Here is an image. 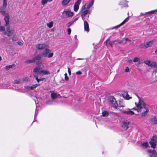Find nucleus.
<instances>
[{"label":"nucleus","instance_id":"nucleus-28","mask_svg":"<svg viewBox=\"0 0 157 157\" xmlns=\"http://www.w3.org/2000/svg\"><path fill=\"white\" fill-rule=\"evenodd\" d=\"M40 86V84H36L33 85L32 86L29 87V88L31 90H34L35 89L37 86Z\"/></svg>","mask_w":157,"mask_h":157},{"label":"nucleus","instance_id":"nucleus-5","mask_svg":"<svg viewBox=\"0 0 157 157\" xmlns=\"http://www.w3.org/2000/svg\"><path fill=\"white\" fill-rule=\"evenodd\" d=\"M3 6L0 7V12L3 15L5 16H8L9 18V16L8 12L6 10V7L7 6V4L3 3Z\"/></svg>","mask_w":157,"mask_h":157},{"label":"nucleus","instance_id":"nucleus-39","mask_svg":"<svg viewBox=\"0 0 157 157\" xmlns=\"http://www.w3.org/2000/svg\"><path fill=\"white\" fill-rule=\"evenodd\" d=\"M22 80L23 81L25 82H27L29 81V78L28 77H26L25 78H22Z\"/></svg>","mask_w":157,"mask_h":157},{"label":"nucleus","instance_id":"nucleus-47","mask_svg":"<svg viewBox=\"0 0 157 157\" xmlns=\"http://www.w3.org/2000/svg\"><path fill=\"white\" fill-rule=\"evenodd\" d=\"M52 101L51 100H49L46 103L50 105L52 104Z\"/></svg>","mask_w":157,"mask_h":157},{"label":"nucleus","instance_id":"nucleus-60","mask_svg":"<svg viewBox=\"0 0 157 157\" xmlns=\"http://www.w3.org/2000/svg\"><path fill=\"white\" fill-rule=\"evenodd\" d=\"M128 62L129 63H132V60H129L128 61Z\"/></svg>","mask_w":157,"mask_h":157},{"label":"nucleus","instance_id":"nucleus-29","mask_svg":"<svg viewBox=\"0 0 157 157\" xmlns=\"http://www.w3.org/2000/svg\"><path fill=\"white\" fill-rule=\"evenodd\" d=\"M118 107H119V108H123L125 107V105L123 102L120 101Z\"/></svg>","mask_w":157,"mask_h":157},{"label":"nucleus","instance_id":"nucleus-40","mask_svg":"<svg viewBox=\"0 0 157 157\" xmlns=\"http://www.w3.org/2000/svg\"><path fill=\"white\" fill-rule=\"evenodd\" d=\"M48 0H41V3L42 5H44L45 4L47 3Z\"/></svg>","mask_w":157,"mask_h":157},{"label":"nucleus","instance_id":"nucleus-63","mask_svg":"<svg viewBox=\"0 0 157 157\" xmlns=\"http://www.w3.org/2000/svg\"><path fill=\"white\" fill-rule=\"evenodd\" d=\"M155 53H157V49L155 51Z\"/></svg>","mask_w":157,"mask_h":157},{"label":"nucleus","instance_id":"nucleus-57","mask_svg":"<svg viewBox=\"0 0 157 157\" xmlns=\"http://www.w3.org/2000/svg\"><path fill=\"white\" fill-rule=\"evenodd\" d=\"M44 78H42V79H39V82L40 81H43L44 80Z\"/></svg>","mask_w":157,"mask_h":157},{"label":"nucleus","instance_id":"nucleus-2","mask_svg":"<svg viewBox=\"0 0 157 157\" xmlns=\"http://www.w3.org/2000/svg\"><path fill=\"white\" fill-rule=\"evenodd\" d=\"M4 19L5 22V26L6 27V30L5 29L4 34L8 36L14 35V30L10 26L9 18H8V17H5Z\"/></svg>","mask_w":157,"mask_h":157},{"label":"nucleus","instance_id":"nucleus-4","mask_svg":"<svg viewBox=\"0 0 157 157\" xmlns=\"http://www.w3.org/2000/svg\"><path fill=\"white\" fill-rule=\"evenodd\" d=\"M50 50L49 49L46 48L45 50L43 51L41 54L42 56L44 57H48V58L52 57L53 55V53H49L50 52Z\"/></svg>","mask_w":157,"mask_h":157},{"label":"nucleus","instance_id":"nucleus-50","mask_svg":"<svg viewBox=\"0 0 157 157\" xmlns=\"http://www.w3.org/2000/svg\"><path fill=\"white\" fill-rule=\"evenodd\" d=\"M36 65H38L41 64V61H39V60H38V61H37L36 62Z\"/></svg>","mask_w":157,"mask_h":157},{"label":"nucleus","instance_id":"nucleus-22","mask_svg":"<svg viewBox=\"0 0 157 157\" xmlns=\"http://www.w3.org/2000/svg\"><path fill=\"white\" fill-rule=\"evenodd\" d=\"M121 44H125L127 41H131L128 38H123L120 40Z\"/></svg>","mask_w":157,"mask_h":157},{"label":"nucleus","instance_id":"nucleus-18","mask_svg":"<svg viewBox=\"0 0 157 157\" xmlns=\"http://www.w3.org/2000/svg\"><path fill=\"white\" fill-rule=\"evenodd\" d=\"M153 43V40H151L145 43L146 48L151 47Z\"/></svg>","mask_w":157,"mask_h":157},{"label":"nucleus","instance_id":"nucleus-44","mask_svg":"<svg viewBox=\"0 0 157 157\" xmlns=\"http://www.w3.org/2000/svg\"><path fill=\"white\" fill-rule=\"evenodd\" d=\"M139 60H140V59L139 58L136 57L134 59L133 61L134 62H136L139 61Z\"/></svg>","mask_w":157,"mask_h":157},{"label":"nucleus","instance_id":"nucleus-26","mask_svg":"<svg viewBox=\"0 0 157 157\" xmlns=\"http://www.w3.org/2000/svg\"><path fill=\"white\" fill-rule=\"evenodd\" d=\"M127 2L126 0H123L119 2V4L120 5L124 6L127 4Z\"/></svg>","mask_w":157,"mask_h":157},{"label":"nucleus","instance_id":"nucleus-17","mask_svg":"<svg viewBox=\"0 0 157 157\" xmlns=\"http://www.w3.org/2000/svg\"><path fill=\"white\" fill-rule=\"evenodd\" d=\"M129 19V17H127L124 20V21L122 23H121L120 24L117 25V26H116V27H115L117 28L123 25L127 21H128V20Z\"/></svg>","mask_w":157,"mask_h":157},{"label":"nucleus","instance_id":"nucleus-35","mask_svg":"<svg viewBox=\"0 0 157 157\" xmlns=\"http://www.w3.org/2000/svg\"><path fill=\"white\" fill-rule=\"evenodd\" d=\"M156 11H157V10H152L150 11H149L148 12H147L146 13H143V14L145 15V14H148L151 13H154V12H155ZM141 14H142V13H141Z\"/></svg>","mask_w":157,"mask_h":157},{"label":"nucleus","instance_id":"nucleus-42","mask_svg":"<svg viewBox=\"0 0 157 157\" xmlns=\"http://www.w3.org/2000/svg\"><path fill=\"white\" fill-rule=\"evenodd\" d=\"M156 140H157V136H154L152 137L151 140L156 142Z\"/></svg>","mask_w":157,"mask_h":157},{"label":"nucleus","instance_id":"nucleus-51","mask_svg":"<svg viewBox=\"0 0 157 157\" xmlns=\"http://www.w3.org/2000/svg\"><path fill=\"white\" fill-rule=\"evenodd\" d=\"M129 68L128 67H127L125 69V72H128L129 71Z\"/></svg>","mask_w":157,"mask_h":157},{"label":"nucleus","instance_id":"nucleus-53","mask_svg":"<svg viewBox=\"0 0 157 157\" xmlns=\"http://www.w3.org/2000/svg\"><path fill=\"white\" fill-rule=\"evenodd\" d=\"M76 74L77 75H81L82 74V72L80 71H78L76 72Z\"/></svg>","mask_w":157,"mask_h":157},{"label":"nucleus","instance_id":"nucleus-46","mask_svg":"<svg viewBox=\"0 0 157 157\" xmlns=\"http://www.w3.org/2000/svg\"><path fill=\"white\" fill-rule=\"evenodd\" d=\"M151 61H147L145 62V63L147 64L149 66H150L151 62Z\"/></svg>","mask_w":157,"mask_h":157},{"label":"nucleus","instance_id":"nucleus-61","mask_svg":"<svg viewBox=\"0 0 157 157\" xmlns=\"http://www.w3.org/2000/svg\"><path fill=\"white\" fill-rule=\"evenodd\" d=\"M81 59V58H78L77 59L78 60H81V59Z\"/></svg>","mask_w":157,"mask_h":157},{"label":"nucleus","instance_id":"nucleus-3","mask_svg":"<svg viewBox=\"0 0 157 157\" xmlns=\"http://www.w3.org/2000/svg\"><path fill=\"white\" fill-rule=\"evenodd\" d=\"M109 103L111 106L113 107L115 109H117L118 104L115 98L113 96H110L108 99Z\"/></svg>","mask_w":157,"mask_h":157},{"label":"nucleus","instance_id":"nucleus-59","mask_svg":"<svg viewBox=\"0 0 157 157\" xmlns=\"http://www.w3.org/2000/svg\"><path fill=\"white\" fill-rule=\"evenodd\" d=\"M18 43L19 45H21L22 44V43L21 42H18Z\"/></svg>","mask_w":157,"mask_h":157},{"label":"nucleus","instance_id":"nucleus-55","mask_svg":"<svg viewBox=\"0 0 157 157\" xmlns=\"http://www.w3.org/2000/svg\"><path fill=\"white\" fill-rule=\"evenodd\" d=\"M3 3L7 4L6 0H2Z\"/></svg>","mask_w":157,"mask_h":157},{"label":"nucleus","instance_id":"nucleus-37","mask_svg":"<svg viewBox=\"0 0 157 157\" xmlns=\"http://www.w3.org/2000/svg\"><path fill=\"white\" fill-rule=\"evenodd\" d=\"M140 48H146L145 44L143 43H141L140 45Z\"/></svg>","mask_w":157,"mask_h":157},{"label":"nucleus","instance_id":"nucleus-54","mask_svg":"<svg viewBox=\"0 0 157 157\" xmlns=\"http://www.w3.org/2000/svg\"><path fill=\"white\" fill-rule=\"evenodd\" d=\"M34 77L36 78V80H37V82L39 83V79L38 78L37 76H36L35 75L34 76Z\"/></svg>","mask_w":157,"mask_h":157},{"label":"nucleus","instance_id":"nucleus-24","mask_svg":"<svg viewBox=\"0 0 157 157\" xmlns=\"http://www.w3.org/2000/svg\"><path fill=\"white\" fill-rule=\"evenodd\" d=\"M148 146V144L147 142L143 143L140 145V146L143 148L147 147Z\"/></svg>","mask_w":157,"mask_h":157},{"label":"nucleus","instance_id":"nucleus-16","mask_svg":"<svg viewBox=\"0 0 157 157\" xmlns=\"http://www.w3.org/2000/svg\"><path fill=\"white\" fill-rule=\"evenodd\" d=\"M151 123L154 124H157V118L155 116L151 118Z\"/></svg>","mask_w":157,"mask_h":157},{"label":"nucleus","instance_id":"nucleus-7","mask_svg":"<svg viewBox=\"0 0 157 157\" xmlns=\"http://www.w3.org/2000/svg\"><path fill=\"white\" fill-rule=\"evenodd\" d=\"M83 10H82L81 9V11L80 12L81 13V16L82 20L84 21L85 20V16L88 13H90L91 12V11L90 10H86L83 11Z\"/></svg>","mask_w":157,"mask_h":157},{"label":"nucleus","instance_id":"nucleus-13","mask_svg":"<svg viewBox=\"0 0 157 157\" xmlns=\"http://www.w3.org/2000/svg\"><path fill=\"white\" fill-rule=\"evenodd\" d=\"M46 45L44 44H38L36 46V48L38 50L44 49L46 47Z\"/></svg>","mask_w":157,"mask_h":157},{"label":"nucleus","instance_id":"nucleus-49","mask_svg":"<svg viewBox=\"0 0 157 157\" xmlns=\"http://www.w3.org/2000/svg\"><path fill=\"white\" fill-rule=\"evenodd\" d=\"M67 31L68 32V33L69 35H70L71 33V29L70 28H68L67 29Z\"/></svg>","mask_w":157,"mask_h":157},{"label":"nucleus","instance_id":"nucleus-19","mask_svg":"<svg viewBox=\"0 0 157 157\" xmlns=\"http://www.w3.org/2000/svg\"><path fill=\"white\" fill-rule=\"evenodd\" d=\"M42 57V55L41 54H39L37 55L34 58H33L34 59L35 62L36 60H40L41 59Z\"/></svg>","mask_w":157,"mask_h":157},{"label":"nucleus","instance_id":"nucleus-36","mask_svg":"<svg viewBox=\"0 0 157 157\" xmlns=\"http://www.w3.org/2000/svg\"><path fill=\"white\" fill-rule=\"evenodd\" d=\"M5 29V28L4 26L0 25V32H3V33H4Z\"/></svg>","mask_w":157,"mask_h":157},{"label":"nucleus","instance_id":"nucleus-52","mask_svg":"<svg viewBox=\"0 0 157 157\" xmlns=\"http://www.w3.org/2000/svg\"><path fill=\"white\" fill-rule=\"evenodd\" d=\"M68 72L69 74V75H70L71 74V71L69 67H68Z\"/></svg>","mask_w":157,"mask_h":157},{"label":"nucleus","instance_id":"nucleus-6","mask_svg":"<svg viewBox=\"0 0 157 157\" xmlns=\"http://www.w3.org/2000/svg\"><path fill=\"white\" fill-rule=\"evenodd\" d=\"M94 2V0H92L90 3L86 4L82 7V10H84L86 9H89L93 5Z\"/></svg>","mask_w":157,"mask_h":157},{"label":"nucleus","instance_id":"nucleus-48","mask_svg":"<svg viewBox=\"0 0 157 157\" xmlns=\"http://www.w3.org/2000/svg\"><path fill=\"white\" fill-rule=\"evenodd\" d=\"M115 42H116V44H121L120 40H116L115 41Z\"/></svg>","mask_w":157,"mask_h":157},{"label":"nucleus","instance_id":"nucleus-10","mask_svg":"<svg viewBox=\"0 0 157 157\" xmlns=\"http://www.w3.org/2000/svg\"><path fill=\"white\" fill-rule=\"evenodd\" d=\"M122 94L123 98L126 100H129L132 98L130 97L128 95V92L127 91H124L122 92Z\"/></svg>","mask_w":157,"mask_h":157},{"label":"nucleus","instance_id":"nucleus-14","mask_svg":"<svg viewBox=\"0 0 157 157\" xmlns=\"http://www.w3.org/2000/svg\"><path fill=\"white\" fill-rule=\"evenodd\" d=\"M84 30L85 31L88 32L89 31V28L88 24L86 21H85V20H84Z\"/></svg>","mask_w":157,"mask_h":157},{"label":"nucleus","instance_id":"nucleus-43","mask_svg":"<svg viewBox=\"0 0 157 157\" xmlns=\"http://www.w3.org/2000/svg\"><path fill=\"white\" fill-rule=\"evenodd\" d=\"M74 23V21H73L70 22H69L67 24V26L68 27H70L72 24Z\"/></svg>","mask_w":157,"mask_h":157},{"label":"nucleus","instance_id":"nucleus-34","mask_svg":"<svg viewBox=\"0 0 157 157\" xmlns=\"http://www.w3.org/2000/svg\"><path fill=\"white\" fill-rule=\"evenodd\" d=\"M109 114L108 112L107 111H103L102 113V115L103 117H105L109 115Z\"/></svg>","mask_w":157,"mask_h":157},{"label":"nucleus","instance_id":"nucleus-23","mask_svg":"<svg viewBox=\"0 0 157 157\" xmlns=\"http://www.w3.org/2000/svg\"><path fill=\"white\" fill-rule=\"evenodd\" d=\"M156 141H150L149 142V143L151 145V147L154 149L156 146Z\"/></svg>","mask_w":157,"mask_h":157},{"label":"nucleus","instance_id":"nucleus-45","mask_svg":"<svg viewBox=\"0 0 157 157\" xmlns=\"http://www.w3.org/2000/svg\"><path fill=\"white\" fill-rule=\"evenodd\" d=\"M65 75V79L66 81H68L69 79V78L67 76V73H65L64 74Z\"/></svg>","mask_w":157,"mask_h":157},{"label":"nucleus","instance_id":"nucleus-32","mask_svg":"<svg viewBox=\"0 0 157 157\" xmlns=\"http://www.w3.org/2000/svg\"><path fill=\"white\" fill-rule=\"evenodd\" d=\"M14 66H15L14 64H13L11 65H9L8 66H6V69L8 70L10 69V68H11L14 67Z\"/></svg>","mask_w":157,"mask_h":157},{"label":"nucleus","instance_id":"nucleus-25","mask_svg":"<svg viewBox=\"0 0 157 157\" xmlns=\"http://www.w3.org/2000/svg\"><path fill=\"white\" fill-rule=\"evenodd\" d=\"M40 73H43L44 75H48L50 74V73L49 72V71L46 70H40Z\"/></svg>","mask_w":157,"mask_h":157},{"label":"nucleus","instance_id":"nucleus-27","mask_svg":"<svg viewBox=\"0 0 157 157\" xmlns=\"http://www.w3.org/2000/svg\"><path fill=\"white\" fill-rule=\"evenodd\" d=\"M157 66V64L156 63L153 61H151L150 66L151 67H155Z\"/></svg>","mask_w":157,"mask_h":157},{"label":"nucleus","instance_id":"nucleus-8","mask_svg":"<svg viewBox=\"0 0 157 157\" xmlns=\"http://www.w3.org/2000/svg\"><path fill=\"white\" fill-rule=\"evenodd\" d=\"M147 152L150 154V157H157V154L155 151L149 149L147 150Z\"/></svg>","mask_w":157,"mask_h":157},{"label":"nucleus","instance_id":"nucleus-64","mask_svg":"<svg viewBox=\"0 0 157 157\" xmlns=\"http://www.w3.org/2000/svg\"><path fill=\"white\" fill-rule=\"evenodd\" d=\"M53 0H48V1H50V2H51Z\"/></svg>","mask_w":157,"mask_h":157},{"label":"nucleus","instance_id":"nucleus-21","mask_svg":"<svg viewBox=\"0 0 157 157\" xmlns=\"http://www.w3.org/2000/svg\"><path fill=\"white\" fill-rule=\"evenodd\" d=\"M71 0H63L62 2V5L63 6H65L68 4Z\"/></svg>","mask_w":157,"mask_h":157},{"label":"nucleus","instance_id":"nucleus-31","mask_svg":"<svg viewBox=\"0 0 157 157\" xmlns=\"http://www.w3.org/2000/svg\"><path fill=\"white\" fill-rule=\"evenodd\" d=\"M54 23L53 21H51L47 24V26L49 28H51L52 27Z\"/></svg>","mask_w":157,"mask_h":157},{"label":"nucleus","instance_id":"nucleus-12","mask_svg":"<svg viewBox=\"0 0 157 157\" xmlns=\"http://www.w3.org/2000/svg\"><path fill=\"white\" fill-rule=\"evenodd\" d=\"M122 113L129 115H132L134 114V112L130 110L129 109H127L125 110L122 111Z\"/></svg>","mask_w":157,"mask_h":157},{"label":"nucleus","instance_id":"nucleus-30","mask_svg":"<svg viewBox=\"0 0 157 157\" xmlns=\"http://www.w3.org/2000/svg\"><path fill=\"white\" fill-rule=\"evenodd\" d=\"M34 59L33 58L32 59L27 60L25 61V63H30L35 62Z\"/></svg>","mask_w":157,"mask_h":157},{"label":"nucleus","instance_id":"nucleus-62","mask_svg":"<svg viewBox=\"0 0 157 157\" xmlns=\"http://www.w3.org/2000/svg\"><path fill=\"white\" fill-rule=\"evenodd\" d=\"M2 60V57L0 56V61Z\"/></svg>","mask_w":157,"mask_h":157},{"label":"nucleus","instance_id":"nucleus-56","mask_svg":"<svg viewBox=\"0 0 157 157\" xmlns=\"http://www.w3.org/2000/svg\"><path fill=\"white\" fill-rule=\"evenodd\" d=\"M12 40L13 41H16V38L15 36H13L12 38Z\"/></svg>","mask_w":157,"mask_h":157},{"label":"nucleus","instance_id":"nucleus-33","mask_svg":"<svg viewBox=\"0 0 157 157\" xmlns=\"http://www.w3.org/2000/svg\"><path fill=\"white\" fill-rule=\"evenodd\" d=\"M51 97L52 99H54L57 97L56 94L55 93H52L51 94Z\"/></svg>","mask_w":157,"mask_h":157},{"label":"nucleus","instance_id":"nucleus-1","mask_svg":"<svg viewBox=\"0 0 157 157\" xmlns=\"http://www.w3.org/2000/svg\"><path fill=\"white\" fill-rule=\"evenodd\" d=\"M137 96L139 99V101L138 104H136L135 102L136 108H134L131 109L137 111L138 113H141V117H144L149 111V106L147 105H146L143 100L140 99L138 96L137 95Z\"/></svg>","mask_w":157,"mask_h":157},{"label":"nucleus","instance_id":"nucleus-38","mask_svg":"<svg viewBox=\"0 0 157 157\" xmlns=\"http://www.w3.org/2000/svg\"><path fill=\"white\" fill-rule=\"evenodd\" d=\"M35 102L36 104V101H35ZM37 105L36 104V109L35 114L34 120L35 119V118H36V116L37 115V114H38V110H37Z\"/></svg>","mask_w":157,"mask_h":157},{"label":"nucleus","instance_id":"nucleus-15","mask_svg":"<svg viewBox=\"0 0 157 157\" xmlns=\"http://www.w3.org/2000/svg\"><path fill=\"white\" fill-rule=\"evenodd\" d=\"M63 14H65L67 17H70L73 16V13L70 11H64L63 12Z\"/></svg>","mask_w":157,"mask_h":157},{"label":"nucleus","instance_id":"nucleus-20","mask_svg":"<svg viewBox=\"0 0 157 157\" xmlns=\"http://www.w3.org/2000/svg\"><path fill=\"white\" fill-rule=\"evenodd\" d=\"M40 68L39 66L36 67L33 70V71L37 74H40Z\"/></svg>","mask_w":157,"mask_h":157},{"label":"nucleus","instance_id":"nucleus-11","mask_svg":"<svg viewBox=\"0 0 157 157\" xmlns=\"http://www.w3.org/2000/svg\"><path fill=\"white\" fill-rule=\"evenodd\" d=\"M129 122L127 121H124L123 122L122 128L124 130H126L129 127Z\"/></svg>","mask_w":157,"mask_h":157},{"label":"nucleus","instance_id":"nucleus-41","mask_svg":"<svg viewBox=\"0 0 157 157\" xmlns=\"http://www.w3.org/2000/svg\"><path fill=\"white\" fill-rule=\"evenodd\" d=\"M21 80V79L15 80L14 81V83L15 84H19L20 83Z\"/></svg>","mask_w":157,"mask_h":157},{"label":"nucleus","instance_id":"nucleus-58","mask_svg":"<svg viewBox=\"0 0 157 157\" xmlns=\"http://www.w3.org/2000/svg\"><path fill=\"white\" fill-rule=\"evenodd\" d=\"M78 17H77V18H75V20H74V21H74V22L75 21H76L77 20H78Z\"/></svg>","mask_w":157,"mask_h":157},{"label":"nucleus","instance_id":"nucleus-9","mask_svg":"<svg viewBox=\"0 0 157 157\" xmlns=\"http://www.w3.org/2000/svg\"><path fill=\"white\" fill-rule=\"evenodd\" d=\"M81 2V0H78L75 2L74 6V10L75 11L77 12L78 10Z\"/></svg>","mask_w":157,"mask_h":157}]
</instances>
